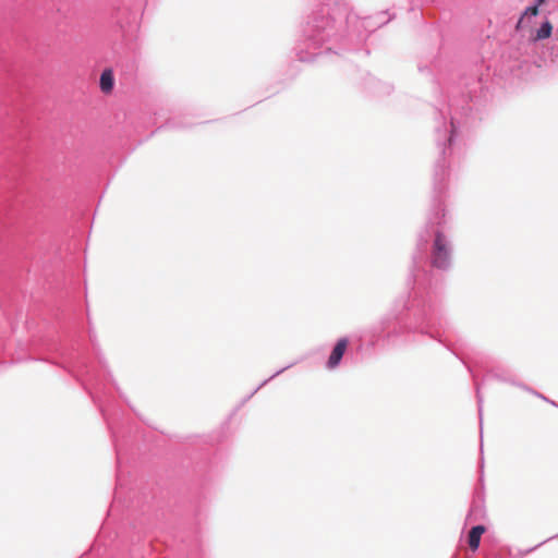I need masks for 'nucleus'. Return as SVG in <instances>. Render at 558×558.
Returning <instances> with one entry per match:
<instances>
[{"label": "nucleus", "instance_id": "f257e3e1", "mask_svg": "<svg viewBox=\"0 0 558 558\" xmlns=\"http://www.w3.org/2000/svg\"><path fill=\"white\" fill-rule=\"evenodd\" d=\"M432 263L437 268H446L448 266L449 253L445 238L441 234L436 235Z\"/></svg>", "mask_w": 558, "mask_h": 558}, {"label": "nucleus", "instance_id": "f03ea898", "mask_svg": "<svg viewBox=\"0 0 558 558\" xmlns=\"http://www.w3.org/2000/svg\"><path fill=\"white\" fill-rule=\"evenodd\" d=\"M348 344H349V341L345 338L340 339L336 343L333 350L331 351V353L329 355L328 362H327V366L329 368H335L336 366L339 365V363L347 350Z\"/></svg>", "mask_w": 558, "mask_h": 558}, {"label": "nucleus", "instance_id": "7ed1b4c3", "mask_svg": "<svg viewBox=\"0 0 558 558\" xmlns=\"http://www.w3.org/2000/svg\"><path fill=\"white\" fill-rule=\"evenodd\" d=\"M114 86V77L111 69H105L100 75L99 87L100 90L108 95L111 94Z\"/></svg>", "mask_w": 558, "mask_h": 558}, {"label": "nucleus", "instance_id": "20e7f679", "mask_svg": "<svg viewBox=\"0 0 558 558\" xmlns=\"http://www.w3.org/2000/svg\"><path fill=\"white\" fill-rule=\"evenodd\" d=\"M485 532V527L483 525H476L471 529L469 533V546L472 550H475L478 548L481 537L483 533Z\"/></svg>", "mask_w": 558, "mask_h": 558}, {"label": "nucleus", "instance_id": "39448f33", "mask_svg": "<svg viewBox=\"0 0 558 558\" xmlns=\"http://www.w3.org/2000/svg\"><path fill=\"white\" fill-rule=\"evenodd\" d=\"M553 31V26L549 22H545L542 24L539 29L536 32L534 40H542L550 37Z\"/></svg>", "mask_w": 558, "mask_h": 558}, {"label": "nucleus", "instance_id": "423d86ee", "mask_svg": "<svg viewBox=\"0 0 558 558\" xmlns=\"http://www.w3.org/2000/svg\"><path fill=\"white\" fill-rule=\"evenodd\" d=\"M538 14V7L537 5H534V7H529L522 17L519 20L518 24H517V28H520L521 27V24H522V21H523V17L526 16V15H532V16H536Z\"/></svg>", "mask_w": 558, "mask_h": 558}, {"label": "nucleus", "instance_id": "0eeeda50", "mask_svg": "<svg viewBox=\"0 0 558 558\" xmlns=\"http://www.w3.org/2000/svg\"><path fill=\"white\" fill-rule=\"evenodd\" d=\"M543 2H544V0H538V3H543Z\"/></svg>", "mask_w": 558, "mask_h": 558}]
</instances>
